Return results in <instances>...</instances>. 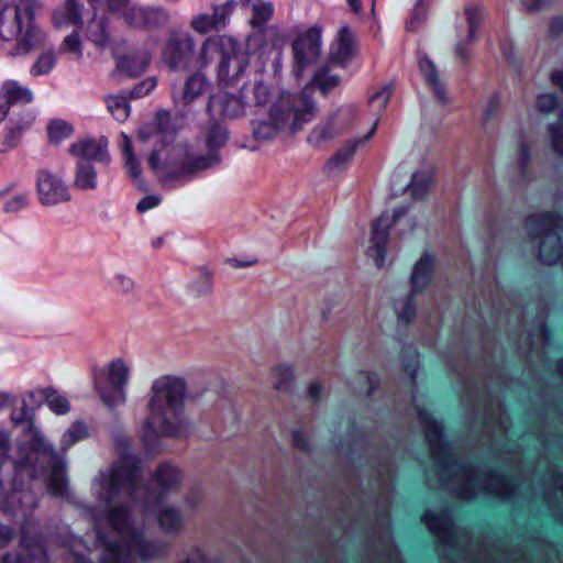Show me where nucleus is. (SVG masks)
<instances>
[{"label": "nucleus", "instance_id": "f257e3e1", "mask_svg": "<svg viewBox=\"0 0 563 563\" xmlns=\"http://www.w3.org/2000/svg\"><path fill=\"white\" fill-rule=\"evenodd\" d=\"M152 482L155 485L153 489L143 486L140 476L133 499L109 505L106 509L107 521L117 531L120 541L106 542L102 533L98 531V539L104 547L100 563H134L135 556L141 560H151L166 553L167 544L145 540L143 532L131 526L129 510L136 501L151 504L177 492L183 482V474L176 465L163 463L154 472Z\"/></svg>", "mask_w": 563, "mask_h": 563}, {"label": "nucleus", "instance_id": "473e14b6", "mask_svg": "<svg viewBox=\"0 0 563 563\" xmlns=\"http://www.w3.org/2000/svg\"><path fill=\"white\" fill-rule=\"evenodd\" d=\"M106 379H109L111 384H115L118 388L125 391V387L130 376V369L123 360L117 358L108 365Z\"/></svg>", "mask_w": 563, "mask_h": 563}, {"label": "nucleus", "instance_id": "8fccbe9b", "mask_svg": "<svg viewBox=\"0 0 563 563\" xmlns=\"http://www.w3.org/2000/svg\"><path fill=\"white\" fill-rule=\"evenodd\" d=\"M132 0H107L106 5L109 12L120 15L125 23H128V16L131 13V9L134 7Z\"/></svg>", "mask_w": 563, "mask_h": 563}, {"label": "nucleus", "instance_id": "c85d7f7f", "mask_svg": "<svg viewBox=\"0 0 563 563\" xmlns=\"http://www.w3.org/2000/svg\"><path fill=\"white\" fill-rule=\"evenodd\" d=\"M432 262L429 256H422L413 267L411 274V292L421 291L428 284L431 274Z\"/></svg>", "mask_w": 563, "mask_h": 563}, {"label": "nucleus", "instance_id": "c03bdc74", "mask_svg": "<svg viewBox=\"0 0 563 563\" xmlns=\"http://www.w3.org/2000/svg\"><path fill=\"white\" fill-rule=\"evenodd\" d=\"M34 121V117L31 112H27L21 119H11V126L7 135V142L13 146L19 139L20 134L29 129Z\"/></svg>", "mask_w": 563, "mask_h": 563}, {"label": "nucleus", "instance_id": "0e129e2a", "mask_svg": "<svg viewBox=\"0 0 563 563\" xmlns=\"http://www.w3.org/2000/svg\"><path fill=\"white\" fill-rule=\"evenodd\" d=\"M391 97V88L389 86L383 87L379 91L375 92L368 98L369 103L378 102L379 108H385Z\"/></svg>", "mask_w": 563, "mask_h": 563}, {"label": "nucleus", "instance_id": "7ed1b4c3", "mask_svg": "<svg viewBox=\"0 0 563 563\" xmlns=\"http://www.w3.org/2000/svg\"><path fill=\"white\" fill-rule=\"evenodd\" d=\"M187 384L181 377L165 375L151 386L150 415L143 424L141 437L146 445L161 435L178 437L189 429L184 415Z\"/></svg>", "mask_w": 563, "mask_h": 563}, {"label": "nucleus", "instance_id": "a18cd8bd", "mask_svg": "<svg viewBox=\"0 0 563 563\" xmlns=\"http://www.w3.org/2000/svg\"><path fill=\"white\" fill-rule=\"evenodd\" d=\"M274 387L279 391H289L292 386L294 374L290 366H277L274 368Z\"/></svg>", "mask_w": 563, "mask_h": 563}, {"label": "nucleus", "instance_id": "423d86ee", "mask_svg": "<svg viewBox=\"0 0 563 563\" xmlns=\"http://www.w3.org/2000/svg\"><path fill=\"white\" fill-rule=\"evenodd\" d=\"M220 162L219 153H203L188 146L154 148L148 158L150 167L162 180H188Z\"/></svg>", "mask_w": 563, "mask_h": 563}, {"label": "nucleus", "instance_id": "bb28decb", "mask_svg": "<svg viewBox=\"0 0 563 563\" xmlns=\"http://www.w3.org/2000/svg\"><path fill=\"white\" fill-rule=\"evenodd\" d=\"M342 133H344V124H336L334 117H330L328 122L317 125L311 131L308 140L313 145L319 146Z\"/></svg>", "mask_w": 563, "mask_h": 563}, {"label": "nucleus", "instance_id": "4c0bfd02", "mask_svg": "<svg viewBox=\"0 0 563 563\" xmlns=\"http://www.w3.org/2000/svg\"><path fill=\"white\" fill-rule=\"evenodd\" d=\"M432 183L431 174L428 172H417L412 175L411 181L407 186V190L415 199L422 198Z\"/></svg>", "mask_w": 563, "mask_h": 563}, {"label": "nucleus", "instance_id": "79ce46f5", "mask_svg": "<svg viewBox=\"0 0 563 563\" xmlns=\"http://www.w3.org/2000/svg\"><path fill=\"white\" fill-rule=\"evenodd\" d=\"M40 395L45 398L48 407L56 413L63 415L69 410L68 400L59 395L56 390L47 388L40 391Z\"/></svg>", "mask_w": 563, "mask_h": 563}, {"label": "nucleus", "instance_id": "2eb2a0df", "mask_svg": "<svg viewBox=\"0 0 563 563\" xmlns=\"http://www.w3.org/2000/svg\"><path fill=\"white\" fill-rule=\"evenodd\" d=\"M207 111L213 120L236 119L245 113V102L241 97L219 91L210 97Z\"/></svg>", "mask_w": 563, "mask_h": 563}, {"label": "nucleus", "instance_id": "39448f33", "mask_svg": "<svg viewBox=\"0 0 563 563\" xmlns=\"http://www.w3.org/2000/svg\"><path fill=\"white\" fill-rule=\"evenodd\" d=\"M317 114V107L310 100V89L299 95L284 92L274 102L266 120H253V135L257 141H268L280 131L295 133L302 124L311 121Z\"/></svg>", "mask_w": 563, "mask_h": 563}, {"label": "nucleus", "instance_id": "a878e982", "mask_svg": "<svg viewBox=\"0 0 563 563\" xmlns=\"http://www.w3.org/2000/svg\"><path fill=\"white\" fill-rule=\"evenodd\" d=\"M156 519L159 528L168 534H178L184 528V518L179 509L165 506L157 510Z\"/></svg>", "mask_w": 563, "mask_h": 563}, {"label": "nucleus", "instance_id": "cd10ccee", "mask_svg": "<svg viewBox=\"0 0 563 563\" xmlns=\"http://www.w3.org/2000/svg\"><path fill=\"white\" fill-rule=\"evenodd\" d=\"M340 78L335 75H330L327 67L320 68L313 76L310 84H308L302 90L310 89V100H312V93L314 88L320 89L323 95L329 93L332 89L338 87Z\"/></svg>", "mask_w": 563, "mask_h": 563}, {"label": "nucleus", "instance_id": "e2e57ef3", "mask_svg": "<svg viewBox=\"0 0 563 563\" xmlns=\"http://www.w3.org/2000/svg\"><path fill=\"white\" fill-rule=\"evenodd\" d=\"M391 97V88L389 86L383 87L379 91L375 92L368 98L369 103L378 102L379 108H385Z\"/></svg>", "mask_w": 563, "mask_h": 563}, {"label": "nucleus", "instance_id": "13d9d810", "mask_svg": "<svg viewBox=\"0 0 563 563\" xmlns=\"http://www.w3.org/2000/svg\"><path fill=\"white\" fill-rule=\"evenodd\" d=\"M419 69L428 84L439 79L438 69L435 65L426 55L419 58Z\"/></svg>", "mask_w": 563, "mask_h": 563}, {"label": "nucleus", "instance_id": "f03ea898", "mask_svg": "<svg viewBox=\"0 0 563 563\" xmlns=\"http://www.w3.org/2000/svg\"><path fill=\"white\" fill-rule=\"evenodd\" d=\"M418 418L423 427L424 437L435 466V479L427 476L430 487H442L460 499H472L479 493L501 499L511 498L516 485L484 468H474L456 461L450 445L443 439V426L435 421L424 409L418 408Z\"/></svg>", "mask_w": 563, "mask_h": 563}, {"label": "nucleus", "instance_id": "9d476101", "mask_svg": "<svg viewBox=\"0 0 563 563\" xmlns=\"http://www.w3.org/2000/svg\"><path fill=\"white\" fill-rule=\"evenodd\" d=\"M196 53L194 36L183 30H172L162 53L164 63L172 69H186L189 67Z\"/></svg>", "mask_w": 563, "mask_h": 563}, {"label": "nucleus", "instance_id": "aec40b11", "mask_svg": "<svg viewBox=\"0 0 563 563\" xmlns=\"http://www.w3.org/2000/svg\"><path fill=\"white\" fill-rule=\"evenodd\" d=\"M32 100L33 95L29 88L14 80L4 81L0 90V122L7 118L11 107L26 104Z\"/></svg>", "mask_w": 563, "mask_h": 563}, {"label": "nucleus", "instance_id": "5fc2aeb1", "mask_svg": "<svg viewBox=\"0 0 563 563\" xmlns=\"http://www.w3.org/2000/svg\"><path fill=\"white\" fill-rule=\"evenodd\" d=\"M60 51L74 55L76 59H79L82 55L81 40L77 32L68 35L60 45Z\"/></svg>", "mask_w": 563, "mask_h": 563}, {"label": "nucleus", "instance_id": "37998d69", "mask_svg": "<svg viewBox=\"0 0 563 563\" xmlns=\"http://www.w3.org/2000/svg\"><path fill=\"white\" fill-rule=\"evenodd\" d=\"M88 435L87 427L84 422L77 421L65 432L62 439V451H67L74 443L85 439Z\"/></svg>", "mask_w": 563, "mask_h": 563}, {"label": "nucleus", "instance_id": "ddd939ff", "mask_svg": "<svg viewBox=\"0 0 563 563\" xmlns=\"http://www.w3.org/2000/svg\"><path fill=\"white\" fill-rule=\"evenodd\" d=\"M170 14L164 7L141 5L134 3L128 16V25L136 30H155L166 26Z\"/></svg>", "mask_w": 563, "mask_h": 563}, {"label": "nucleus", "instance_id": "c756f323", "mask_svg": "<svg viewBox=\"0 0 563 563\" xmlns=\"http://www.w3.org/2000/svg\"><path fill=\"white\" fill-rule=\"evenodd\" d=\"M243 7L252 10L251 24L253 27L263 26L273 15V7L271 3L261 0H241Z\"/></svg>", "mask_w": 563, "mask_h": 563}, {"label": "nucleus", "instance_id": "052dcab7", "mask_svg": "<svg viewBox=\"0 0 563 563\" xmlns=\"http://www.w3.org/2000/svg\"><path fill=\"white\" fill-rule=\"evenodd\" d=\"M556 0H520L521 9L526 13H538L551 7Z\"/></svg>", "mask_w": 563, "mask_h": 563}, {"label": "nucleus", "instance_id": "864d4df0", "mask_svg": "<svg viewBox=\"0 0 563 563\" xmlns=\"http://www.w3.org/2000/svg\"><path fill=\"white\" fill-rule=\"evenodd\" d=\"M55 65V56L52 52L43 53L31 68V74L41 76L47 74Z\"/></svg>", "mask_w": 563, "mask_h": 563}, {"label": "nucleus", "instance_id": "0eeeda50", "mask_svg": "<svg viewBox=\"0 0 563 563\" xmlns=\"http://www.w3.org/2000/svg\"><path fill=\"white\" fill-rule=\"evenodd\" d=\"M33 434V444L31 452L24 453V448L20 449V456L14 460V467L20 472H25L34 478L44 472L46 467L52 468V474L47 483V489L54 496H63L67 489L65 476V460L62 454L56 452L52 444L46 442L40 430L30 427Z\"/></svg>", "mask_w": 563, "mask_h": 563}, {"label": "nucleus", "instance_id": "dca6fc26", "mask_svg": "<svg viewBox=\"0 0 563 563\" xmlns=\"http://www.w3.org/2000/svg\"><path fill=\"white\" fill-rule=\"evenodd\" d=\"M37 194L43 205H56L68 201L70 195L65 184L48 170H40L37 173Z\"/></svg>", "mask_w": 563, "mask_h": 563}, {"label": "nucleus", "instance_id": "c9c22d12", "mask_svg": "<svg viewBox=\"0 0 563 563\" xmlns=\"http://www.w3.org/2000/svg\"><path fill=\"white\" fill-rule=\"evenodd\" d=\"M74 185L81 190L95 189L97 187V173L95 168L90 164L79 162Z\"/></svg>", "mask_w": 563, "mask_h": 563}, {"label": "nucleus", "instance_id": "f3484780", "mask_svg": "<svg viewBox=\"0 0 563 563\" xmlns=\"http://www.w3.org/2000/svg\"><path fill=\"white\" fill-rule=\"evenodd\" d=\"M20 547L26 552L27 560L19 553L8 552L3 554L0 563H48L43 540L40 537H29L22 528Z\"/></svg>", "mask_w": 563, "mask_h": 563}, {"label": "nucleus", "instance_id": "6e6552de", "mask_svg": "<svg viewBox=\"0 0 563 563\" xmlns=\"http://www.w3.org/2000/svg\"><path fill=\"white\" fill-rule=\"evenodd\" d=\"M219 58L218 77L230 84L242 77L250 65V55L238 40L225 34L209 36L201 45L200 66L206 67Z\"/></svg>", "mask_w": 563, "mask_h": 563}, {"label": "nucleus", "instance_id": "6e6d98bb", "mask_svg": "<svg viewBox=\"0 0 563 563\" xmlns=\"http://www.w3.org/2000/svg\"><path fill=\"white\" fill-rule=\"evenodd\" d=\"M156 87L155 77H148L140 81L133 89L125 92L130 99H139L148 95Z\"/></svg>", "mask_w": 563, "mask_h": 563}, {"label": "nucleus", "instance_id": "f8f14e48", "mask_svg": "<svg viewBox=\"0 0 563 563\" xmlns=\"http://www.w3.org/2000/svg\"><path fill=\"white\" fill-rule=\"evenodd\" d=\"M236 5L238 2L234 0H228L222 4H212V13L202 12L194 15L189 26L201 35L210 32H220L229 25L230 18Z\"/></svg>", "mask_w": 563, "mask_h": 563}, {"label": "nucleus", "instance_id": "774afa93", "mask_svg": "<svg viewBox=\"0 0 563 563\" xmlns=\"http://www.w3.org/2000/svg\"><path fill=\"white\" fill-rule=\"evenodd\" d=\"M357 379L358 382H364L368 385V388L366 390V394L369 396L372 395V393L378 387L379 385V379L377 377V375L375 374H372V373H360L357 375Z\"/></svg>", "mask_w": 563, "mask_h": 563}, {"label": "nucleus", "instance_id": "bf43d9fd", "mask_svg": "<svg viewBox=\"0 0 563 563\" xmlns=\"http://www.w3.org/2000/svg\"><path fill=\"white\" fill-rule=\"evenodd\" d=\"M402 364L405 371L410 375L412 379H415L418 368V354L415 349L409 346L404 350Z\"/></svg>", "mask_w": 563, "mask_h": 563}, {"label": "nucleus", "instance_id": "ea45409f", "mask_svg": "<svg viewBox=\"0 0 563 563\" xmlns=\"http://www.w3.org/2000/svg\"><path fill=\"white\" fill-rule=\"evenodd\" d=\"M416 294H410L400 300L395 302V310L398 316V319L404 323H410L416 317V306L413 303V296Z\"/></svg>", "mask_w": 563, "mask_h": 563}, {"label": "nucleus", "instance_id": "09e8293b", "mask_svg": "<svg viewBox=\"0 0 563 563\" xmlns=\"http://www.w3.org/2000/svg\"><path fill=\"white\" fill-rule=\"evenodd\" d=\"M548 130L553 151L563 158V113H561L559 122L549 124Z\"/></svg>", "mask_w": 563, "mask_h": 563}, {"label": "nucleus", "instance_id": "a19ab883", "mask_svg": "<svg viewBox=\"0 0 563 563\" xmlns=\"http://www.w3.org/2000/svg\"><path fill=\"white\" fill-rule=\"evenodd\" d=\"M378 551L385 556H387L388 561L393 563H399L398 552L393 544L390 531L388 528L384 529L377 536V544Z\"/></svg>", "mask_w": 563, "mask_h": 563}, {"label": "nucleus", "instance_id": "49530a36", "mask_svg": "<svg viewBox=\"0 0 563 563\" xmlns=\"http://www.w3.org/2000/svg\"><path fill=\"white\" fill-rule=\"evenodd\" d=\"M62 14L65 22L76 26L82 25V4L79 0H66Z\"/></svg>", "mask_w": 563, "mask_h": 563}, {"label": "nucleus", "instance_id": "603ef678", "mask_svg": "<svg viewBox=\"0 0 563 563\" xmlns=\"http://www.w3.org/2000/svg\"><path fill=\"white\" fill-rule=\"evenodd\" d=\"M559 107L558 97L554 93H541L537 97L536 108L539 112L549 114L554 112Z\"/></svg>", "mask_w": 563, "mask_h": 563}, {"label": "nucleus", "instance_id": "5701e85b", "mask_svg": "<svg viewBox=\"0 0 563 563\" xmlns=\"http://www.w3.org/2000/svg\"><path fill=\"white\" fill-rule=\"evenodd\" d=\"M209 87L210 84L203 75L195 74L186 80L183 92L179 96H173L174 102L183 107H188L198 97L203 95Z\"/></svg>", "mask_w": 563, "mask_h": 563}, {"label": "nucleus", "instance_id": "58836bf2", "mask_svg": "<svg viewBox=\"0 0 563 563\" xmlns=\"http://www.w3.org/2000/svg\"><path fill=\"white\" fill-rule=\"evenodd\" d=\"M468 24L467 41L473 43L476 40V32L483 19V7L477 4H467L464 9Z\"/></svg>", "mask_w": 563, "mask_h": 563}, {"label": "nucleus", "instance_id": "4468645a", "mask_svg": "<svg viewBox=\"0 0 563 563\" xmlns=\"http://www.w3.org/2000/svg\"><path fill=\"white\" fill-rule=\"evenodd\" d=\"M172 115L165 110L157 111L153 122L144 124L137 134V141L151 143L154 146L161 143L163 147H168L167 143L174 137Z\"/></svg>", "mask_w": 563, "mask_h": 563}, {"label": "nucleus", "instance_id": "6ab92c4d", "mask_svg": "<svg viewBox=\"0 0 563 563\" xmlns=\"http://www.w3.org/2000/svg\"><path fill=\"white\" fill-rule=\"evenodd\" d=\"M391 221L387 214H382L372 225V245L368 249V255L373 257L378 268L385 263L386 246L389 239V229Z\"/></svg>", "mask_w": 563, "mask_h": 563}, {"label": "nucleus", "instance_id": "a211bd4d", "mask_svg": "<svg viewBox=\"0 0 563 563\" xmlns=\"http://www.w3.org/2000/svg\"><path fill=\"white\" fill-rule=\"evenodd\" d=\"M69 152L80 162L96 161L106 164L110 162L108 140L104 136L77 141L70 145Z\"/></svg>", "mask_w": 563, "mask_h": 563}, {"label": "nucleus", "instance_id": "e433bc0d", "mask_svg": "<svg viewBox=\"0 0 563 563\" xmlns=\"http://www.w3.org/2000/svg\"><path fill=\"white\" fill-rule=\"evenodd\" d=\"M121 148L124 158V165L128 168L130 175L133 178L140 177L142 168L136 155L133 152L132 140L126 134H122Z\"/></svg>", "mask_w": 563, "mask_h": 563}, {"label": "nucleus", "instance_id": "7c9ffc66", "mask_svg": "<svg viewBox=\"0 0 563 563\" xmlns=\"http://www.w3.org/2000/svg\"><path fill=\"white\" fill-rule=\"evenodd\" d=\"M88 38L100 47H106L110 43V34L108 30V20L106 18H93L88 23Z\"/></svg>", "mask_w": 563, "mask_h": 563}, {"label": "nucleus", "instance_id": "20e7f679", "mask_svg": "<svg viewBox=\"0 0 563 563\" xmlns=\"http://www.w3.org/2000/svg\"><path fill=\"white\" fill-rule=\"evenodd\" d=\"M118 460L95 479V493L106 509L115 503H126L136 494L141 474L140 460L130 453L131 440L118 433L113 439Z\"/></svg>", "mask_w": 563, "mask_h": 563}, {"label": "nucleus", "instance_id": "f704fd0d", "mask_svg": "<svg viewBox=\"0 0 563 563\" xmlns=\"http://www.w3.org/2000/svg\"><path fill=\"white\" fill-rule=\"evenodd\" d=\"M228 141V131L218 123L209 126L205 135V143L209 153H219Z\"/></svg>", "mask_w": 563, "mask_h": 563}, {"label": "nucleus", "instance_id": "4be33fe9", "mask_svg": "<svg viewBox=\"0 0 563 563\" xmlns=\"http://www.w3.org/2000/svg\"><path fill=\"white\" fill-rule=\"evenodd\" d=\"M355 49L356 46L352 30L347 25L342 26L335 43L331 47V58L339 64H344L351 59Z\"/></svg>", "mask_w": 563, "mask_h": 563}, {"label": "nucleus", "instance_id": "72a5a7b5", "mask_svg": "<svg viewBox=\"0 0 563 563\" xmlns=\"http://www.w3.org/2000/svg\"><path fill=\"white\" fill-rule=\"evenodd\" d=\"M33 417H34V410L32 407H30L27 405V402L25 400L22 401V406L20 409L18 410H14L12 412V421L15 423V424H21V423H24V422H27L29 426L25 430L26 434L30 437V442L27 443V445L25 444H22L19 450L23 446L24 448V453L26 452H31L32 450V444H33V434L30 432V427H34L36 430H38L34 424H33Z\"/></svg>", "mask_w": 563, "mask_h": 563}, {"label": "nucleus", "instance_id": "1a4fd4ad", "mask_svg": "<svg viewBox=\"0 0 563 563\" xmlns=\"http://www.w3.org/2000/svg\"><path fill=\"white\" fill-rule=\"evenodd\" d=\"M0 38L15 42L11 55L26 54L42 41V33L34 24L31 4H4L0 7Z\"/></svg>", "mask_w": 563, "mask_h": 563}, {"label": "nucleus", "instance_id": "3c124183", "mask_svg": "<svg viewBox=\"0 0 563 563\" xmlns=\"http://www.w3.org/2000/svg\"><path fill=\"white\" fill-rule=\"evenodd\" d=\"M422 2L423 0L417 1L409 20L406 22V30L409 32L417 31L427 19V11Z\"/></svg>", "mask_w": 563, "mask_h": 563}, {"label": "nucleus", "instance_id": "2f4dec72", "mask_svg": "<svg viewBox=\"0 0 563 563\" xmlns=\"http://www.w3.org/2000/svg\"><path fill=\"white\" fill-rule=\"evenodd\" d=\"M130 98L125 92L109 95L104 98L107 108L118 121H125L130 115Z\"/></svg>", "mask_w": 563, "mask_h": 563}, {"label": "nucleus", "instance_id": "9b49d317", "mask_svg": "<svg viewBox=\"0 0 563 563\" xmlns=\"http://www.w3.org/2000/svg\"><path fill=\"white\" fill-rule=\"evenodd\" d=\"M295 75L301 77L303 70L316 64L321 55V27L314 25L299 34L292 43Z\"/></svg>", "mask_w": 563, "mask_h": 563}, {"label": "nucleus", "instance_id": "338daca9", "mask_svg": "<svg viewBox=\"0 0 563 563\" xmlns=\"http://www.w3.org/2000/svg\"><path fill=\"white\" fill-rule=\"evenodd\" d=\"M211 288H212V276L207 269L202 268L200 271V280H199V285L197 286V291L199 294H208L211 291Z\"/></svg>", "mask_w": 563, "mask_h": 563}, {"label": "nucleus", "instance_id": "b1692460", "mask_svg": "<svg viewBox=\"0 0 563 563\" xmlns=\"http://www.w3.org/2000/svg\"><path fill=\"white\" fill-rule=\"evenodd\" d=\"M148 64L150 55L145 52H139L119 57L117 70L128 77H137L146 70Z\"/></svg>", "mask_w": 563, "mask_h": 563}, {"label": "nucleus", "instance_id": "4d7b16f0", "mask_svg": "<svg viewBox=\"0 0 563 563\" xmlns=\"http://www.w3.org/2000/svg\"><path fill=\"white\" fill-rule=\"evenodd\" d=\"M332 117H334L336 124H344V132H346L356 117V108L353 106L343 107Z\"/></svg>", "mask_w": 563, "mask_h": 563}, {"label": "nucleus", "instance_id": "393cba45", "mask_svg": "<svg viewBox=\"0 0 563 563\" xmlns=\"http://www.w3.org/2000/svg\"><path fill=\"white\" fill-rule=\"evenodd\" d=\"M377 123H375L369 132L360 139L347 141L340 150H338L333 156L330 157V159L327 163V166L331 169L333 168H340L347 164L353 155L355 154V151L358 145L364 144L366 141H368L373 134L376 131Z\"/></svg>", "mask_w": 563, "mask_h": 563}, {"label": "nucleus", "instance_id": "de8ad7c7", "mask_svg": "<svg viewBox=\"0 0 563 563\" xmlns=\"http://www.w3.org/2000/svg\"><path fill=\"white\" fill-rule=\"evenodd\" d=\"M73 133V126L63 120H54L48 125V137L53 143H59Z\"/></svg>", "mask_w": 563, "mask_h": 563}, {"label": "nucleus", "instance_id": "680f3d73", "mask_svg": "<svg viewBox=\"0 0 563 563\" xmlns=\"http://www.w3.org/2000/svg\"><path fill=\"white\" fill-rule=\"evenodd\" d=\"M253 95L255 104L258 107L265 106L271 99L269 88L262 81H257L253 87Z\"/></svg>", "mask_w": 563, "mask_h": 563}, {"label": "nucleus", "instance_id": "69168bd1", "mask_svg": "<svg viewBox=\"0 0 563 563\" xmlns=\"http://www.w3.org/2000/svg\"><path fill=\"white\" fill-rule=\"evenodd\" d=\"M29 199L24 194H20L8 201L4 206L5 212H18L27 206Z\"/></svg>", "mask_w": 563, "mask_h": 563}, {"label": "nucleus", "instance_id": "412c9836", "mask_svg": "<svg viewBox=\"0 0 563 563\" xmlns=\"http://www.w3.org/2000/svg\"><path fill=\"white\" fill-rule=\"evenodd\" d=\"M93 387L101 401L109 408L121 406L125 402V391H122L115 384L106 379L104 373H99L93 377Z\"/></svg>", "mask_w": 563, "mask_h": 563}]
</instances>
